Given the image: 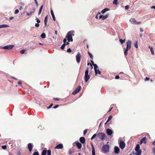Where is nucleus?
Listing matches in <instances>:
<instances>
[{
  "instance_id": "nucleus-1",
  "label": "nucleus",
  "mask_w": 155,
  "mask_h": 155,
  "mask_svg": "<svg viewBox=\"0 0 155 155\" xmlns=\"http://www.w3.org/2000/svg\"><path fill=\"white\" fill-rule=\"evenodd\" d=\"M74 32L73 31L68 32L66 36V38H64L63 40V42L64 43H66L67 41L66 38H67L68 42H72L73 41L72 36L74 35Z\"/></svg>"
},
{
  "instance_id": "nucleus-2",
  "label": "nucleus",
  "mask_w": 155,
  "mask_h": 155,
  "mask_svg": "<svg viewBox=\"0 0 155 155\" xmlns=\"http://www.w3.org/2000/svg\"><path fill=\"white\" fill-rule=\"evenodd\" d=\"M127 48L126 49L125 48V51L124 52V55L126 56L128 54L127 51L130 50L131 48V41L130 40H129L127 41L126 42Z\"/></svg>"
},
{
  "instance_id": "nucleus-3",
  "label": "nucleus",
  "mask_w": 155,
  "mask_h": 155,
  "mask_svg": "<svg viewBox=\"0 0 155 155\" xmlns=\"http://www.w3.org/2000/svg\"><path fill=\"white\" fill-rule=\"evenodd\" d=\"M89 70L88 68H87L85 71V76H84V81L86 82L90 78V75L88 74Z\"/></svg>"
},
{
  "instance_id": "nucleus-4",
  "label": "nucleus",
  "mask_w": 155,
  "mask_h": 155,
  "mask_svg": "<svg viewBox=\"0 0 155 155\" xmlns=\"http://www.w3.org/2000/svg\"><path fill=\"white\" fill-rule=\"evenodd\" d=\"M109 146L108 145L105 144L104 145L102 149V151L104 153H106L109 151Z\"/></svg>"
},
{
  "instance_id": "nucleus-5",
  "label": "nucleus",
  "mask_w": 155,
  "mask_h": 155,
  "mask_svg": "<svg viewBox=\"0 0 155 155\" xmlns=\"http://www.w3.org/2000/svg\"><path fill=\"white\" fill-rule=\"evenodd\" d=\"M140 146L139 144H137L135 148V150L137 152L136 154L137 155H141V150L140 149Z\"/></svg>"
},
{
  "instance_id": "nucleus-6",
  "label": "nucleus",
  "mask_w": 155,
  "mask_h": 155,
  "mask_svg": "<svg viewBox=\"0 0 155 155\" xmlns=\"http://www.w3.org/2000/svg\"><path fill=\"white\" fill-rule=\"evenodd\" d=\"M97 137L102 140H104L106 138V135L103 133H98L97 135Z\"/></svg>"
},
{
  "instance_id": "nucleus-7",
  "label": "nucleus",
  "mask_w": 155,
  "mask_h": 155,
  "mask_svg": "<svg viewBox=\"0 0 155 155\" xmlns=\"http://www.w3.org/2000/svg\"><path fill=\"white\" fill-rule=\"evenodd\" d=\"M81 54L80 52H78L76 55V61L78 63H79L81 60Z\"/></svg>"
},
{
  "instance_id": "nucleus-8",
  "label": "nucleus",
  "mask_w": 155,
  "mask_h": 155,
  "mask_svg": "<svg viewBox=\"0 0 155 155\" xmlns=\"http://www.w3.org/2000/svg\"><path fill=\"white\" fill-rule=\"evenodd\" d=\"M119 145L121 149H123L125 147V142L122 140H120L119 142Z\"/></svg>"
},
{
  "instance_id": "nucleus-9",
  "label": "nucleus",
  "mask_w": 155,
  "mask_h": 155,
  "mask_svg": "<svg viewBox=\"0 0 155 155\" xmlns=\"http://www.w3.org/2000/svg\"><path fill=\"white\" fill-rule=\"evenodd\" d=\"M81 86H79L73 92L72 94L73 95H75L78 93L81 90Z\"/></svg>"
},
{
  "instance_id": "nucleus-10",
  "label": "nucleus",
  "mask_w": 155,
  "mask_h": 155,
  "mask_svg": "<svg viewBox=\"0 0 155 155\" xmlns=\"http://www.w3.org/2000/svg\"><path fill=\"white\" fill-rule=\"evenodd\" d=\"M14 46L13 45H10L4 46L2 48L5 49L10 50L12 49Z\"/></svg>"
},
{
  "instance_id": "nucleus-11",
  "label": "nucleus",
  "mask_w": 155,
  "mask_h": 155,
  "mask_svg": "<svg viewBox=\"0 0 155 155\" xmlns=\"http://www.w3.org/2000/svg\"><path fill=\"white\" fill-rule=\"evenodd\" d=\"M27 147L29 152L31 153L34 147L32 143H29L28 144Z\"/></svg>"
},
{
  "instance_id": "nucleus-12",
  "label": "nucleus",
  "mask_w": 155,
  "mask_h": 155,
  "mask_svg": "<svg viewBox=\"0 0 155 155\" xmlns=\"http://www.w3.org/2000/svg\"><path fill=\"white\" fill-rule=\"evenodd\" d=\"M147 138L146 137H144L143 138L141 139L140 143V144H142L143 143L145 144L147 143Z\"/></svg>"
},
{
  "instance_id": "nucleus-13",
  "label": "nucleus",
  "mask_w": 155,
  "mask_h": 155,
  "mask_svg": "<svg viewBox=\"0 0 155 155\" xmlns=\"http://www.w3.org/2000/svg\"><path fill=\"white\" fill-rule=\"evenodd\" d=\"M106 133L107 134L109 135H111L113 134L112 131L110 129H107L106 130Z\"/></svg>"
},
{
  "instance_id": "nucleus-14",
  "label": "nucleus",
  "mask_w": 155,
  "mask_h": 155,
  "mask_svg": "<svg viewBox=\"0 0 155 155\" xmlns=\"http://www.w3.org/2000/svg\"><path fill=\"white\" fill-rule=\"evenodd\" d=\"M114 152L116 154H118L120 153V149L119 147L117 146L114 147Z\"/></svg>"
},
{
  "instance_id": "nucleus-15",
  "label": "nucleus",
  "mask_w": 155,
  "mask_h": 155,
  "mask_svg": "<svg viewBox=\"0 0 155 155\" xmlns=\"http://www.w3.org/2000/svg\"><path fill=\"white\" fill-rule=\"evenodd\" d=\"M63 146L62 144H59L56 146L55 147V149H62L63 148Z\"/></svg>"
},
{
  "instance_id": "nucleus-16",
  "label": "nucleus",
  "mask_w": 155,
  "mask_h": 155,
  "mask_svg": "<svg viewBox=\"0 0 155 155\" xmlns=\"http://www.w3.org/2000/svg\"><path fill=\"white\" fill-rule=\"evenodd\" d=\"M79 140L82 143H84L85 142V139L84 137H81L80 138Z\"/></svg>"
},
{
  "instance_id": "nucleus-17",
  "label": "nucleus",
  "mask_w": 155,
  "mask_h": 155,
  "mask_svg": "<svg viewBox=\"0 0 155 155\" xmlns=\"http://www.w3.org/2000/svg\"><path fill=\"white\" fill-rule=\"evenodd\" d=\"M76 145L77 147L79 149H80L82 147V144L78 142H76Z\"/></svg>"
},
{
  "instance_id": "nucleus-18",
  "label": "nucleus",
  "mask_w": 155,
  "mask_h": 155,
  "mask_svg": "<svg viewBox=\"0 0 155 155\" xmlns=\"http://www.w3.org/2000/svg\"><path fill=\"white\" fill-rule=\"evenodd\" d=\"M51 14L52 16V17L53 20H54V21H55L56 19H55V17L54 16V12H53V10L51 9Z\"/></svg>"
},
{
  "instance_id": "nucleus-19",
  "label": "nucleus",
  "mask_w": 155,
  "mask_h": 155,
  "mask_svg": "<svg viewBox=\"0 0 155 155\" xmlns=\"http://www.w3.org/2000/svg\"><path fill=\"white\" fill-rule=\"evenodd\" d=\"M91 146H92V153L93 155H95V150L94 148L93 145V144L92 143H91Z\"/></svg>"
},
{
  "instance_id": "nucleus-20",
  "label": "nucleus",
  "mask_w": 155,
  "mask_h": 155,
  "mask_svg": "<svg viewBox=\"0 0 155 155\" xmlns=\"http://www.w3.org/2000/svg\"><path fill=\"white\" fill-rule=\"evenodd\" d=\"M148 47L150 49V51L151 52V54L153 55H154V50L153 47H150V46H148Z\"/></svg>"
},
{
  "instance_id": "nucleus-21",
  "label": "nucleus",
  "mask_w": 155,
  "mask_h": 155,
  "mask_svg": "<svg viewBox=\"0 0 155 155\" xmlns=\"http://www.w3.org/2000/svg\"><path fill=\"white\" fill-rule=\"evenodd\" d=\"M48 16L46 15L45 18V20H44V23L45 24V25L46 27L47 26V24L48 22Z\"/></svg>"
},
{
  "instance_id": "nucleus-22",
  "label": "nucleus",
  "mask_w": 155,
  "mask_h": 155,
  "mask_svg": "<svg viewBox=\"0 0 155 155\" xmlns=\"http://www.w3.org/2000/svg\"><path fill=\"white\" fill-rule=\"evenodd\" d=\"M110 10V9L108 8H105L101 11V13L102 14Z\"/></svg>"
},
{
  "instance_id": "nucleus-23",
  "label": "nucleus",
  "mask_w": 155,
  "mask_h": 155,
  "mask_svg": "<svg viewBox=\"0 0 155 155\" xmlns=\"http://www.w3.org/2000/svg\"><path fill=\"white\" fill-rule=\"evenodd\" d=\"M35 11V9L34 8L33 9V12H30V13H28V12H26V15H28V16L29 15H31V14H33L34 13Z\"/></svg>"
},
{
  "instance_id": "nucleus-24",
  "label": "nucleus",
  "mask_w": 155,
  "mask_h": 155,
  "mask_svg": "<svg viewBox=\"0 0 155 155\" xmlns=\"http://www.w3.org/2000/svg\"><path fill=\"white\" fill-rule=\"evenodd\" d=\"M109 16V14H107L104 16L103 15V18H102V20H104L106 19V18H107Z\"/></svg>"
},
{
  "instance_id": "nucleus-25",
  "label": "nucleus",
  "mask_w": 155,
  "mask_h": 155,
  "mask_svg": "<svg viewBox=\"0 0 155 155\" xmlns=\"http://www.w3.org/2000/svg\"><path fill=\"white\" fill-rule=\"evenodd\" d=\"M130 21L131 23H134V24H135V22H136V20L134 18H131L130 19Z\"/></svg>"
},
{
  "instance_id": "nucleus-26",
  "label": "nucleus",
  "mask_w": 155,
  "mask_h": 155,
  "mask_svg": "<svg viewBox=\"0 0 155 155\" xmlns=\"http://www.w3.org/2000/svg\"><path fill=\"white\" fill-rule=\"evenodd\" d=\"M93 65L94 66V70L95 72H96V73H97L96 71H97V68H98V66H97V65L96 64H93Z\"/></svg>"
},
{
  "instance_id": "nucleus-27",
  "label": "nucleus",
  "mask_w": 155,
  "mask_h": 155,
  "mask_svg": "<svg viewBox=\"0 0 155 155\" xmlns=\"http://www.w3.org/2000/svg\"><path fill=\"white\" fill-rule=\"evenodd\" d=\"M112 116L111 115L110 116L108 117V120L105 123V125L107 124V123L112 119Z\"/></svg>"
},
{
  "instance_id": "nucleus-28",
  "label": "nucleus",
  "mask_w": 155,
  "mask_h": 155,
  "mask_svg": "<svg viewBox=\"0 0 155 155\" xmlns=\"http://www.w3.org/2000/svg\"><path fill=\"white\" fill-rule=\"evenodd\" d=\"M43 5H42L41 6V7L39 9L38 13V15H40L41 14L42 10V9L43 8Z\"/></svg>"
},
{
  "instance_id": "nucleus-29",
  "label": "nucleus",
  "mask_w": 155,
  "mask_h": 155,
  "mask_svg": "<svg viewBox=\"0 0 155 155\" xmlns=\"http://www.w3.org/2000/svg\"><path fill=\"white\" fill-rule=\"evenodd\" d=\"M9 26L7 25H0V28L9 27Z\"/></svg>"
},
{
  "instance_id": "nucleus-30",
  "label": "nucleus",
  "mask_w": 155,
  "mask_h": 155,
  "mask_svg": "<svg viewBox=\"0 0 155 155\" xmlns=\"http://www.w3.org/2000/svg\"><path fill=\"white\" fill-rule=\"evenodd\" d=\"M41 37L42 38H45L46 37V35L45 33H43L41 35Z\"/></svg>"
},
{
  "instance_id": "nucleus-31",
  "label": "nucleus",
  "mask_w": 155,
  "mask_h": 155,
  "mask_svg": "<svg viewBox=\"0 0 155 155\" xmlns=\"http://www.w3.org/2000/svg\"><path fill=\"white\" fill-rule=\"evenodd\" d=\"M47 153V150H43L42 153L41 155H46Z\"/></svg>"
},
{
  "instance_id": "nucleus-32",
  "label": "nucleus",
  "mask_w": 155,
  "mask_h": 155,
  "mask_svg": "<svg viewBox=\"0 0 155 155\" xmlns=\"http://www.w3.org/2000/svg\"><path fill=\"white\" fill-rule=\"evenodd\" d=\"M66 45L65 43H64L61 47V49L63 50L64 49Z\"/></svg>"
},
{
  "instance_id": "nucleus-33",
  "label": "nucleus",
  "mask_w": 155,
  "mask_h": 155,
  "mask_svg": "<svg viewBox=\"0 0 155 155\" xmlns=\"http://www.w3.org/2000/svg\"><path fill=\"white\" fill-rule=\"evenodd\" d=\"M47 155H51V151L50 150H47Z\"/></svg>"
},
{
  "instance_id": "nucleus-34",
  "label": "nucleus",
  "mask_w": 155,
  "mask_h": 155,
  "mask_svg": "<svg viewBox=\"0 0 155 155\" xmlns=\"http://www.w3.org/2000/svg\"><path fill=\"white\" fill-rule=\"evenodd\" d=\"M96 71H97V73H96V72H95L96 74H97V73H98V74H100V75L101 74V71H100L98 69H97V70Z\"/></svg>"
},
{
  "instance_id": "nucleus-35",
  "label": "nucleus",
  "mask_w": 155,
  "mask_h": 155,
  "mask_svg": "<svg viewBox=\"0 0 155 155\" xmlns=\"http://www.w3.org/2000/svg\"><path fill=\"white\" fill-rule=\"evenodd\" d=\"M117 0H114L113 2V4H114L117 5L118 4Z\"/></svg>"
},
{
  "instance_id": "nucleus-36",
  "label": "nucleus",
  "mask_w": 155,
  "mask_h": 155,
  "mask_svg": "<svg viewBox=\"0 0 155 155\" xmlns=\"http://www.w3.org/2000/svg\"><path fill=\"white\" fill-rule=\"evenodd\" d=\"M120 42L122 44H123L125 42V39H124L123 40L122 39H120L119 40Z\"/></svg>"
},
{
  "instance_id": "nucleus-37",
  "label": "nucleus",
  "mask_w": 155,
  "mask_h": 155,
  "mask_svg": "<svg viewBox=\"0 0 155 155\" xmlns=\"http://www.w3.org/2000/svg\"><path fill=\"white\" fill-rule=\"evenodd\" d=\"M88 54L90 56L91 58V59H93V56L89 52H88Z\"/></svg>"
},
{
  "instance_id": "nucleus-38",
  "label": "nucleus",
  "mask_w": 155,
  "mask_h": 155,
  "mask_svg": "<svg viewBox=\"0 0 155 155\" xmlns=\"http://www.w3.org/2000/svg\"><path fill=\"white\" fill-rule=\"evenodd\" d=\"M134 46L136 48H137L138 47V45H137V42L136 41L134 44Z\"/></svg>"
},
{
  "instance_id": "nucleus-39",
  "label": "nucleus",
  "mask_w": 155,
  "mask_h": 155,
  "mask_svg": "<svg viewBox=\"0 0 155 155\" xmlns=\"http://www.w3.org/2000/svg\"><path fill=\"white\" fill-rule=\"evenodd\" d=\"M97 136V134H94L92 136V137H91V140H92L95 137H96V136Z\"/></svg>"
},
{
  "instance_id": "nucleus-40",
  "label": "nucleus",
  "mask_w": 155,
  "mask_h": 155,
  "mask_svg": "<svg viewBox=\"0 0 155 155\" xmlns=\"http://www.w3.org/2000/svg\"><path fill=\"white\" fill-rule=\"evenodd\" d=\"M32 155H39V153L38 152H34Z\"/></svg>"
},
{
  "instance_id": "nucleus-41",
  "label": "nucleus",
  "mask_w": 155,
  "mask_h": 155,
  "mask_svg": "<svg viewBox=\"0 0 155 155\" xmlns=\"http://www.w3.org/2000/svg\"><path fill=\"white\" fill-rule=\"evenodd\" d=\"M25 49H23V50H21L20 51V53L22 54H23L24 53V52H25Z\"/></svg>"
},
{
  "instance_id": "nucleus-42",
  "label": "nucleus",
  "mask_w": 155,
  "mask_h": 155,
  "mask_svg": "<svg viewBox=\"0 0 155 155\" xmlns=\"http://www.w3.org/2000/svg\"><path fill=\"white\" fill-rule=\"evenodd\" d=\"M2 148L3 149H6L7 148V146L6 145L2 146Z\"/></svg>"
},
{
  "instance_id": "nucleus-43",
  "label": "nucleus",
  "mask_w": 155,
  "mask_h": 155,
  "mask_svg": "<svg viewBox=\"0 0 155 155\" xmlns=\"http://www.w3.org/2000/svg\"><path fill=\"white\" fill-rule=\"evenodd\" d=\"M72 51L71 49L70 48H68L67 50V52H71Z\"/></svg>"
},
{
  "instance_id": "nucleus-44",
  "label": "nucleus",
  "mask_w": 155,
  "mask_h": 155,
  "mask_svg": "<svg viewBox=\"0 0 155 155\" xmlns=\"http://www.w3.org/2000/svg\"><path fill=\"white\" fill-rule=\"evenodd\" d=\"M19 12V10L18 9H16L15 11V12H14V13L15 14H17V13H18Z\"/></svg>"
},
{
  "instance_id": "nucleus-45",
  "label": "nucleus",
  "mask_w": 155,
  "mask_h": 155,
  "mask_svg": "<svg viewBox=\"0 0 155 155\" xmlns=\"http://www.w3.org/2000/svg\"><path fill=\"white\" fill-rule=\"evenodd\" d=\"M36 21L37 22V23H40V21L38 18H36Z\"/></svg>"
},
{
  "instance_id": "nucleus-46",
  "label": "nucleus",
  "mask_w": 155,
  "mask_h": 155,
  "mask_svg": "<svg viewBox=\"0 0 155 155\" xmlns=\"http://www.w3.org/2000/svg\"><path fill=\"white\" fill-rule=\"evenodd\" d=\"M87 129H85L84 131V133H83L85 135L87 133Z\"/></svg>"
},
{
  "instance_id": "nucleus-47",
  "label": "nucleus",
  "mask_w": 155,
  "mask_h": 155,
  "mask_svg": "<svg viewBox=\"0 0 155 155\" xmlns=\"http://www.w3.org/2000/svg\"><path fill=\"white\" fill-rule=\"evenodd\" d=\"M35 26L36 27H39V24H38V23H37L35 24Z\"/></svg>"
},
{
  "instance_id": "nucleus-48",
  "label": "nucleus",
  "mask_w": 155,
  "mask_h": 155,
  "mask_svg": "<svg viewBox=\"0 0 155 155\" xmlns=\"http://www.w3.org/2000/svg\"><path fill=\"white\" fill-rule=\"evenodd\" d=\"M113 108V107H111H111L110 108L109 110H108V112H110V111L112 110Z\"/></svg>"
},
{
  "instance_id": "nucleus-49",
  "label": "nucleus",
  "mask_w": 155,
  "mask_h": 155,
  "mask_svg": "<svg viewBox=\"0 0 155 155\" xmlns=\"http://www.w3.org/2000/svg\"><path fill=\"white\" fill-rule=\"evenodd\" d=\"M54 100L55 101H59L60 99L58 98H54Z\"/></svg>"
},
{
  "instance_id": "nucleus-50",
  "label": "nucleus",
  "mask_w": 155,
  "mask_h": 155,
  "mask_svg": "<svg viewBox=\"0 0 155 155\" xmlns=\"http://www.w3.org/2000/svg\"><path fill=\"white\" fill-rule=\"evenodd\" d=\"M34 1H35V3H36V6H38V2H37V0H34Z\"/></svg>"
},
{
  "instance_id": "nucleus-51",
  "label": "nucleus",
  "mask_w": 155,
  "mask_h": 155,
  "mask_svg": "<svg viewBox=\"0 0 155 155\" xmlns=\"http://www.w3.org/2000/svg\"><path fill=\"white\" fill-rule=\"evenodd\" d=\"M129 8V6L128 5H127L125 6V9H128Z\"/></svg>"
},
{
  "instance_id": "nucleus-52",
  "label": "nucleus",
  "mask_w": 155,
  "mask_h": 155,
  "mask_svg": "<svg viewBox=\"0 0 155 155\" xmlns=\"http://www.w3.org/2000/svg\"><path fill=\"white\" fill-rule=\"evenodd\" d=\"M141 23V22H137L136 21V22H135V24H139Z\"/></svg>"
},
{
  "instance_id": "nucleus-53",
  "label": "nucleus",
  "mask_w": 155,
  "mask_h": 155,
  "mask_svg": "<svg viewBox=\"0 0 155 155\" xmlns=\"http://www.w3.org/2000/svg\"><path fill=\"white\" fill-rule=\"evenodd\" d=\"M119 75H117L115 76V78L117 79H119Z\"/></svg>"
},
{
  "instance_id": "nucleus-54",
  "label": "nucleus",
  "mask_w": 155,
  "mask_h": 155,
  "mask_svg": "<svg viewBox=\"0 0 155 155\" xmlns=\"http://www.w3.org/2000/svg\"><path fill=\"white\" fill-rule=\"evenodd\" d=\"M53 106V104H50V105L49 106V107H48V109L51 108L52 106Z\"/></svg>"
},
{
  "instance_id": "nucleus-55",
  "label": "nucleus",
  "mask_w": 155,
  "mask_h": 155,
  "mask_svg": "<svg viewBox=\"0 0 155 155\" xmlns=\"http://www.w3.org/2000/svg\"><path fill=\"white\" fill-rule=\"evenodd\" d=\"M59 105H56L53 108H56L58 107H59Z\"/></svg>"
},
{
  "instance_id": "nucleus-56",
  "label": "nucleus",
  "mask_w": 155,
  "mask_h": 155,
  "mask_svg": "<svg viewBox=\"0 0 155 155\" xmlns=\"http://www.w3.org/2000/svg\"><path fill=\"white\" fill-rule=\"evenodd\" d=\"M18 84L19 85H20V86L21 85V81H19L18 82Z\"/></svg>"
},
{
  "instance_id": "nucleus-57",
  "label": "nucleus",
  "mask_w": 155,
  "mask_h": 155,
  "mask_svg": "<svg viewBox=\"0 0 155 155\" xmlns=\"http://www.w3.org/2000/svg\"><path fill=\"white\" fill-rule=\"evenodd\" d=\"M89 64H90V65L91 66V68H93V66L90 63H87V65H89Z\"/></svg>"
},
{
  "instance_id": "nucleus-58",
  "label": "nucleus",
  "mask_w": 155,
  "mask_h": 155,
  "mask_svg": "<svg viewBox=\"0 0 155 155\" xmlns=\"http://www.w3.org/2000/svg\"><path fill=\"white\" fill-rule=\"evenodd\" d=\"M150 79V78H149L146 77L145 79V81L149 80Z\"/></svg>"
},
{
  "instance_id": "nucleus-59",
  "label": "nucleus",
  "mask_w": 155,
  "mask_h": 155,
  "mask_svg": "<svg viewBox=\"0 0 155 155\" xmlns=\"http://www.w3.org/2000/svg\"><path fill=\"white\" fill-rule=\"evenodd\" d=\"M151 8L152 9H155V6H153L151 7Z\"/></svg>"
},
{
  "instance_id": "nucleus-60",
  "label": "nucleus",
  "mask_w": 155,
  "mask_h": 155,
  "mask_svg": "<svg viewBox=\"0 0 155 155\" xmlns=\"http://www.w3.org/2000/svg\"><path fill=\"white\" fill-rule=\"evenodd\" d=\"M91 62L92 63V65H93V64H94V63L93 61L92 60H91Z\"/></svg>"
},
{
  "instance_id": "nucleus-61",
  "label": "nucleus",
  "mask_w": 155,
  "mask_h": 155,
  "mask_svg": "<svg viewBox=\"0 0 155 155\" xmlns=\"http://www.w3.org/2000/svg\"><path fill=\"white\" fill-rule=\"evenodd\" d=\"M153 153L154 154H155V148H154L153 149Z\"/></svg>"
},
{
  "instance_id": "nucleus-62",
  "label": "nucleus",
  "mask_w": 155,
  "mask_h": 155,
  "mask_svg": "<svg viewBox=\"0 0 155 155\" xmlns=\"http://www.w3.org/2000/svg\"><path fill=\"white\" fill-rule=\"evenodd\" d=\"M99 18L100 19H101V18H103V15H100V16H99Z\"/></svg>"
},
{
  "instance_id": "nucleus-63",
  "label": "nucleus",
  "mask_w": 155,
  "mask_h": 155,
  "mask_svg": "<svg viewBox=\"0 0 155 155\" xmlns=\"http://www.w3.org/2000/svg\"><path fill=\"white\" fill-rule=\"evenodd\" d=\"M22 9H23V8L21 6H20V7L19 8V9L20 10H21Z\"/></svg>"
},
{
  "instance_id": "nucleus-64",
  "label": "nucleus",
  "mask_w": 155,
  "mask_h": 155,
  "mask_svg": "<svg viewBox=\"0 0 155 155\" xmlns=\"http://www.w3.org/2000/svg\"><path fill=\"white\" fill-rule=\"evenodd\" d=\"M152 144L154 145L155 146V141H154L153 142Z\"/></svg>"
}]
</instances>
